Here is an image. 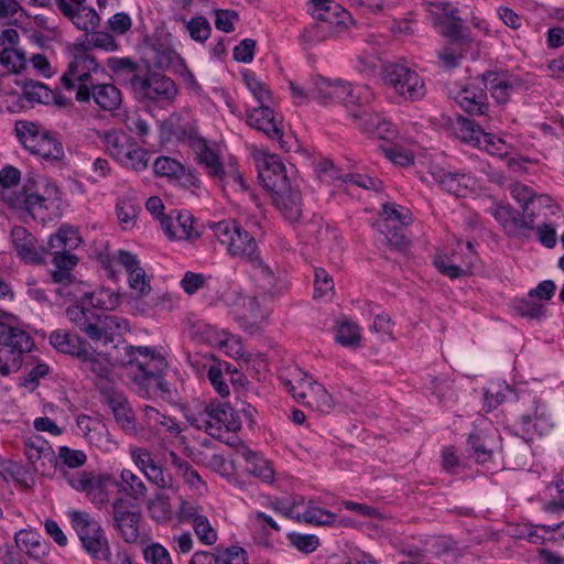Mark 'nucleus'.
Segmentation results:
<instances>
[{"mask_svg":"<svg viewBox=\"0 0 564 564\" xmlns=\"http://www.w3.org/2000/svg\"><path fill=\"white\" fill-rule=\"evenodd\" d=\"M128 356L126 371L138 386L140 393L151 395V393L169 394L171 392L170 384L163 379L167 361L160 352L140 346L131 347Z\"/></svg>","mask_w":564,"mask_h":564,"instance_id":"nucleus-1","label":"nucleus"},{"mask_svg":"<svg viewBox=\"0 0 564 564\" xmlns=\"http://www.w3.org/2000/svg\"><path fill=\"white\" fill-rule=\"evenodd\" d=\"M186 419L193 427L228 445L236 443V433L241 427L238 412L226 402H210L204 410L187 414Z\"/></svg>","mask_w":564,"mask_h":564,"instance_id":"nucleus-2","label":"nucleus"},{"mask_svg":"<svg viewBox=\"0 0 564 564\" xmlns=\"http://www.w3.org/2000/svg\"><path fill=\"white\" fill-rule=\"evenodd\" d=\"M82 241L78 230L70 226H62L56 234L50 236L47 251L53 256L52 262L55 270L52 272V280L54 283L70 281L72 271L79 261L72 250L77 249Z\"/></svg>","mask_w":564,"mask_h":564,"instance_id":"nucleus-3","label":"nucleus"},{"mask_svg":"<svg viewBox=\"0 0 564 564\" xmlns=\"http://www.w3.org/2000/svg\"><path fill=\"white\" fill-rule=\"evenodd\" d=\"M34 347L31 335L22 327L0 321V376L20 370L24 356Z\"/></svg>","mask_w":564,"mask_h":564,"instance_id":"nucleus-4","label":"nucleus"},{"mask_svg":"<svg viewBox=\"0 0 564 564\" xmlns=\"http://www.w3.org/2000/svg\"><path fill=\"white\" fill-rule=\"evenodd\" d=\"M381 79L403 101L414 102L426 95L424 78L404 61L384 63Z\"/></svg>","mask_w":564,"mask_h":564,"instance_id":"nucleus-5","label":"nucleus"},{"mask_svg":"<svg viewBox=\"0 0 564 564\" xmlns=\"http://www.w3.org/2000/svg\"><path fill=\"white\" fill-rule=\"evenodd\" d=\"M215 237L226 245L231 257L246 260L253 265L262 264L254 238L236 220L225 219L210 226Z\"/></svg>","mask_w":564,"mask_h":564,"instance_id":"nucleus-6","label":"nucleus"},{"mask_svg":"<svg viewBox=\"0 0 564 564\" xmlns=\"http://www.w3.org/2000/svg\"><path fill=\"white\" fill-rule=\"evenodd\" d=\"M67 516L84 551L94 560H107L110 545L101 524L86 511L69 510Z\"/></svg>","mask_w":564,"mask_h":564,"instance_id":"nucleus-7","label":"nucleus"},{"mask_svg":"<svg viewBox=\"0 0 564 564\" xmlns=\"http://www.w3.org/2000/svg\"><path fill=\"white\" fill-rule=\"evenodd\" d=\"M130 88L139 100L160 107L170 105L178 93L175 83L170 77L151 69H144L142 74H134L130 79Z\"/></svg>","mask_w":564,"mask_h":564,"instance_id":"nucleus-8","label":"nucleus"},{"mask_svg":"<svg viewBox=\"0 0 564 564\" xmlns=\"http://www.w3.org/2000/svg\"><path fill=\"white\" fill-rule=\"evenodd\" d=\"M111 296L112 295L106 290L85 292L83 302H78L66 308V317L76 328L93 340L100 315L97 310L111 308L107 302V300H111Z\"/></svg>","mask_w":564,"mask_h":564,"instance_id":"nucleus-9","label":"nucleus"},{"mask_svg":"<svg viewBox=\"0 0 564 564\" xmlns=\"http://www.w3.org/2000/svg\"><path fill=\"white\" fill-rule=\"evenodd\" d=\"M73 57L67 69L61 76V83L66 90H78V87L87 88L94 84V75L100 72L96 58L90 55V46L86 43H75L69 46Z\"/></svg>","mask_w":564,"mask_h":564,"instance_id":"nucleus-10","label":"nucleus"},{"mask_svg":"<svg viewBox=\"0 0 564 564\" xmlns=\"http://www.w3.org/2000/svg\"><path fill=\"white\" fill-rule=\"evenodd\" d=\"M427 19L438 28L440 31L448 33V35H459L468 32V23H471L479 32H487L482 25V21L470 13L462 17L458 14L457 8L448 2H427L424 4Z\"/></svg>","mask_w":564,"mask_h":564,"instance_id":"nucleus-11","label":"nucleus"},{"mask_svg":"<svg viewBox=\"0 0 564 564\" xmlns=\"http://www.w3.org/2000/svg\"><path fill=\"white\" fill-rule=\"evenodd\" d=\"M113 528L126 543L135 544L141 536L142 514L140 508L124 497H117L111 503Z\"/></svg>","mask_w":564,"mask_h":564,"instance_id":"nucleus-12","label":"nucleus"},{"mask_svg":"<svg viewBox=\"0 0 564 564\" xmlns=\"http://www.w3.org/2000/svg\"><path fill=\"white\" fill-rule=\"evenodd\" d=\"M553 422L546 406L539 400L532 399L528 409L521 411L513 425L516 435L527 443L534 436H541L551 431Z\"/></svg>","mask_w":564,"mask_h":564,"instance_id":"nucleus-13","label":"nucleus"},{"mask_svg":"<svg viewBox=\"0 0 564 564\" xmlns=\"http://www.w3.org/2000/svg\"><path fill=\"white\" fill-rule=\"evenodd\" d=\"M69 485L77 491L86 494L88 500L98 509L110 501V489L118 485L109 474L80 473L69 479Z\"/></svg>","mask_w":564,"mask_h":564,"instance_id":"nucleus-14","label":"nucleus"},{"mask_svg":"<svg viewBox=\"0 0 564 564\" xmlns=\"http://www.w3.org/2000/svg\"><path fill=\"white\" fill-rule=\"evenodd\" d=\"M412 213L409 208L394 203L383 205L380 231L390 246L394 248L405 246L404 228L412 223Z\"/></svg>","mask_w":564,"mask_h":564,"instance_id":"nucleus-15","label":"nucleus"},{"mask_svg":"<svg viewBox=\"0 0 564 564\" xmlns=\"http://www.w3.org/2000/svg\"><path fill=\"white\" fill-rule=\"evenodd\" d=\"M144 69L184 67L185 63L181 55L173 50L162 37H144L140 46Z\"/></svg>","mask_w":564,"mask_h":564,"instance_id":"nucleus-16","label":"nucleus"},{"mask_svg":"<svg viewBox=\"0 0 564 564\" xmlns=\"http://www.w3.org/2000/svg\"><path fill=\"white\" fill-rule=\"evenodd\" d=\"M486 89L498 104H506L516 91L527 90L530 82L517 74L508 72H486L481 75Z\"/></svg>","mask_w":564,"mask_h":564,"instance_id":"nucleus-17","label":"nucleus"},{"mask_svg":"<svg viewBox=\"0 0 564 564\" xmlns=\"http://www.w3.org/2000/svg\"><path fill=\"white\" fill-rule=\"evenodd\" d=\"M75 99L80 102L94 100L95 105L104 111H115L122 102L119 88L113 84H91L90 87L82 86L75 93Z\"/></svg>","mask_w":564,"mask_h":564,"instance_id":"nucleus-18","label":"nucleus"},{"mask_svg":"<svg viewBox=\"0 0 564 564\" xmlns=\"http://www.w3.org/2000/svg\"><path fill=\"white\" fill-rule=\"evenodd\" d=\"M430 175L442 189L457 197H467L476 188L475 177L467 173L451 172L435 165L430 169Z\"/></svg>","mask_w":564,"mask_h":564,"instance_id":"nucleus-19","label":"nucleus"},{"mask_svg":"<svg viewBox=\"0 0 564 564\" xmlns=\"http://www.w3.org/2000/svg\"><path fill=\"white\" fill-rule=\"evenodd\" d=\"M259 178L271 193L284 188L291 182L282 159L276 154H264L258 164Z\"/></svg>","mask_w":564,"mask_h":564,"instance_id":"nucleus-20","label":"nucleus"},{"mask_svg":"<svg viewBox=\"0 0 564 564\" xmlns=\"http://www.w3.org/2000/svg\"><path fill=\"white\" fill-rule=\"evenodd\" d=\"M78 358L82 360L83 369L93 376L96 384L104 394H106L108 390H113L109 379L111 365L105 355L97 352L88 346L85 350L79 352Z\"/></svg>","mask_w":564,"mask_h":564,"instance_id":"nucleus-21","label":"nucleus"},{"mask_svg":"<svg viewBox=\"0 0 564 564\" xmlns=\"http://www.w3.org/2000/svg\"><path fill=\"white\" fill-rule=\"evenodd\" d=\"M247 122L250 127L263 132L270 139L279 141L281 148H284L283 123L274 113L271 105H260L252 109L247 116Z\"/></svg>","mask_w":564,"mask_h":564,"instance_id":"nucleus-22","label":"nucleus"},{"mask_svg":"<svg viewBox=\"0 0 564 564\" xmlns=\"http://www.w3.org/2000/svg\"><path fill=\"white\" fill-rule=\"evenodd\" d=\"M307 10L314 19L336 25L340 32L351 30L356 23L346 9L339 4L332 7L330 0H310Z\"/></svg>","mask_w":564,"mask_h":564,"instance_id":"nucleus-23","label":"nucleus"},{"mask_svg":"<svg viewBox=\"0 0 564 564\" xmlns=\"http://www.w3.org/2000/svg\"><path fill=\"white\" fill-rule=\"evenodd\" d=\"M129 454L135 466L144 474L149 481L160 488L171 484V477L153 458L152 453L144 447L130 446Z\"/></svg>","mask_w":564,"mask_h":564,"instance_id":"nucleus-24","label":"nucleus"},{"mask_svg":"<svg viewBox=\"0 0 564 564\" xmlns=\"http://www.w3.org/2000/svg\"><path fill=\"white\" fill-rule=\"evenodd\" d=\"M273 203L290 223H297L303 216V199L297 185L290 183L272 193Z\"/></svg>","mask_w":564,"mask_h":564,"instance_id":"nucleus-25","label":"nucleus"},{"mask_svg":"<svg viewBox=\"0 0 564 564\" xmlns=\"http://www.w3.org/2000/svg\"><path fill=\"white\" fill-rule=\"evenodd\" d=\"M489 212L509 235H518L524 229L531 230L534 228L535 214L520 216L509 205H496Z\"/></svg>","mask_w":564,"mask_h":564,"instance_id":"nucleus-26","label":"nucleus"},{"mask_svg":"<svg viewBox=\"0 0 564 564\" xmlns=\"http://www.w3.org/2000/svg\"><path fill=\"white\" fill-rule=\"evenodd\" d=\"M455 100L467 113L484 117V121L486 120L489 104L487 102V94L482 87L474 84L467 85L457 93Z\"/></svg>","mask_w":564,"mask_h":564,"instance_id":"nucleus-27","label":"nucleus"},{"mask_svg":"<svg viewBox=\"0 0 564 564\" xmlns=\"http://www.w3.org/2000/svg\"><path fill=\"white\" fill-rule=\"evenodd\" d=\"M105 397L121 429L128 434L137 435L135 417L126 395L116 390H108Z\"/></svg>","mask_w":564,"mask_h":564,"instance_id":"nucleus-28","label":"nucleus"},{"mask_svg":"<svg viewBox=\"0 0 564 564\" xmlns=\"http://www.w3.org/2000/svg\"><path fill=\"white\" fill-rule=\"evenodd\" d=\"M11 241L18 257L25 263H43V257L37 251L36 238L22 226H14L11 230Z\"/></svg>","mask_w":564,"mask_h":564,"instance_id":"nucleus-29","label":"nucleus"},{"mask_svg":"<svg viewBox=\"0 0 564 564\" xmlns=\"http://www.w3.org/2000/svg\"><path fill=\"white\" fill-rule=\"evenodd\" d=\"M116 258L129 274L130 288L142 295L148 294L151 291L150 281L140 267L137 256L126 250H119Z\"/></svg>","mask_w":564,"mask_h":564,"instance_id":"nucleus-30","label":"nucleus"},{"mask_svg":"<svg viewBox=\"0 0 564 564\" xmlns=\"http://www.w3.org/2000/svg\"><path fill=\"white\" fill-rule=\"evenodd\" d=\"M279 379L283 387L299 403H302V401L307 398V393L316 382L307 372L297 367L291 368L286 372L280 375Z\"/></svg>","mask_w":564,"mask_h":564,"instance_id":"nucleus-31","label":"nucleus"},{"mask_svg":"<svg viewBox=\"0 0 564 564\" xmlns=\"http://www.w3.org/2000/svg\"><path fill=\"white\" fill-rule=\"evenodd\" d=\"M193 150L199 164L207 169L208 174L218 180L224 181L227 172L218 154L203 139H196L192 142Z\"/></svg>","mask_w":564,"mask_h":564,"instance_id":"nucleus-32","label":"nucleus"},{"mask_svg":"<svg viewBox=\"0 0 564 564\" xmlns=\"http://www.w3.org/2000/svg\"><path fill=\"white\" fill-rule=\"evenodd\" d=\"M239 453L247 463L246 470L249 475L259 478L265 484H273L275 471L269 459L249 447H242Z\"/></svg>","mask_w":564,"mask_h":564,"instance_id":"nucleus-33","label":"nucleus"},{"mask_svg":"<svg viewBox=\"0 0 564 564\" xmlns=\"http://www.w3.org/2000/svg\"><path fill=\"white\" fill-rule=\"evenodd\" d=\"M127 332H129V323L126 318L100 314L93 340L112 343L116 337L122 336Z\"/></svg>","mask_w":564,"mask_h":564,"instance_id":"nucleus-34","label":"nucleus"},{"mask_svg":"<svg viewBox=\"0 0 564 564\" xmlns=\"http://www.w3.org/2000/svg\"><path fill=\"white\" fill-rule=\"evenodd\" d=\"M145 424L150 430L155 433H167L171 436H178L182 433V429L178 422L169 415L162 414L159 410L153 406L145 405L143 408Z\"/></svg>","mask_w":564,"mask_h":564,"instance_id":"nucleus-35","label":"nucleus"},{"mask_svg":"<svg viewBox=\"0 0 564 564\" xmlns=\"http://www.w3.org/2000/svg\"><path fill=\"white\" fill-rule=\"evenodd\" d=\"M50 344L59 352L77 356L88 345L78 335L65 329H56L50 335Z\"/></svg>","mask_w":564,"mask_h":564,"instance_id":"nucleus-36","label":"nucleus"},{"mask_svg":"<svg viewBox=\"0 0 564 564\" xmlns=\"http://www.w3.org/2000/svg\"><path fill=\"white\" fill-rule=\"evenodd\" d=\"M510 195L522 206L523 214H534L533 210L530 209V204H539L540 206H547L552 208L551 202L552 199L549 196H540L534 199V191L520 182H512L508 185ZM553 208H558V206L554 205Z\"/></svg>","mask_w":564,"mask_h":564,"instance_id":"nucleus-37","label":"nucleus"},{"mask_svg":"<svg viewBox=\"0 0 564 564\" xmlns=\"http://www.w3.org/2000/svg\"><path fill=\"white\" fill-rule=\"evenodd\" d=\"M78 433H80L89 443L96 446H102L108 437L107 426L98 419L80 414L76 419Z\"/></svg>","mask_w":564,"mask_h":564,"instance_id":"nucleus-38","label":"nucleus"},{"mask_svg":"<svg viewBox=\"0 0 564 564\" xmlns=\"http://www.w3.org/2000/svg\"><path fill=\"white\" fill-rule=\"evenodd\" d=\"M102 142L106 151L117 162L126 160L127 150L134 143L133 139L123 131L110 130L104 133Z\"/></svg>","mask_w":564,"mask_h":564,"instance_id":"nucleus-39","label":"nucleus"},{"mask_svg":"<svg viewBox=\"0 0 564 564\" xmlns=\"http://www.w3.org/2000/svg\"><path fill=\"white\" fill-rule=\"evenodd\" d=\"M68 19L73 22L77 30L83 31L86 35H108L107 33L97 31L100 23V18L93 8L83 6Z\"/></svg>","mask_w":564,"mask_h":564,"instance_id":"nucleus-40","label":"nucleus"},{"mask_svg":"<svg viewBox=\"0 0 564 564\" xmlns=\"http://www.w3.org/2000/svg\"><path fill=\"white\" fill-rule=\"evenodd\" d=\"M368 95L369 89L367 87H352L350 83L335 79L334 102L356 106L362 99H367Z\"/></svg>","mask_w":564,"mask_h":564,"instance_id":"nucleus-41","label":"nucleus"},{"mask_svg":"<svg viewBox=\"0 0 564 564\" xmlns=\"http://www.w3.org/2000/svg\"><path fill=\"white\" fill-rule=\"evenodd\" d=\"M295 521L316 525H330L336 521V514L308 501L303 512H296Z\"/></svg>","mask_w":564,"mask_h":564,"instance_id":"nucleus-42","label":"nucleus"},{"mask_svg":"<svg viewBox=\"0 0 564 564\" xmlns=\"http://www.w3.org/2000/svg\"><path fill=\"white\" fill-rule=\"evenodd\" d=\"M241 319L249 324L250 330H257L262 322L268 317V311L261 305L257 297L242 299Z\"/></svg>","mask_w":564,"mask_h":564,"instance_id":"nucleus-43","label":"nucleus"},{"mask_svg":"<svg viewBox=\"0 0 564 564\" xmlns=\"http://www.w3.org/2000/svg\"><path fill=\"white\" fill-rule=\"evenodd\" d=\"M302 404L311 408L321 413H329L334 408V401L329 392L324 386L317 381L312 386L307 398L302 401Z\"/></svg>","mask_w":564,"mask_h":564,"instance_id":"nucleus-44","label":"nucleus"},{"mask_svg":"<svg viewBox=\"0 0 564 564\" xmlns=\"http://www.w3.org/2000/svg\"><path fill=\"white\" fill-rule=\"evenodd\" d=\"M241 77L247 89L260 105H272V91L261 78L249 69L242 72Z\"/></svg>","mask_w":564,"mask_h":564,"instance_id":"nucleus-45","label":"nucleus"},{"mask_svg":"<svg viewBox=\"0 0 564 564\" xmlns=\"http://www.w3.org/2000/svg\"><path fill=\"white\" fill-rule=\"evenodd\" d=\"M468 37H452V41L438 53L440 61L445 68H455L459 65L466 53Z\"/></svg>","mask_w":564,"mask_h":564,"instance_id":"nucleus-46","label":"nucleus"},{"mask_svg":"<svg viewBox=\"0 0 564 564\" xmlns=\"http://www.w3.org/2000/svg\"><path fill=\"white\" fill-rule=\"evenodd\" d=\"M117 486L135 501L144 499L148 494V488L143 480L130 469L121 470L120 484Z\"/></svg>","mask_w":564,"mask_h":564,"instance_id":"nucleus-47","label":"nucleus"},{"mask_svg":"<svg viewBox=\"0 0 564 564\" xmlns=\"http://www.w3.org/2000/svg\"><path fill=\"white\" fill-rule=\"evenodd\" d=\"M17 546L34 556L37 557L45 553V545L42 542V536L33 530H21L15 533L14 536Z\"/></svg>","mask_w":564,"mask_h":564,"instance_id":"nucleus-48","label":"nucleus"},{"mask_svg":"<svg viewBox=\"0 0 564 564\" xmlns=\"http://www.w3.org/2000/svg\"><path fill=\"white\" fill-rule=\"evenodd\" d=\"M349 116L359 130L369 134L372 133L376 126L381 122L382 118V116L364 106L351 108L349 110Z\"/></svg>","mask_w":564,"mask_h":564,"instance_id":"nucleus-49","label":"nucleus"},{"mask_svg":"<svg viewBox=\"0 0 564 564\" xmlns=\"http://www.w3.org/2000/svg\"><path fill=\"white\" fill-rule=\"evenodd\" d=\"M33 151L46 160L61 161L64 158L63 144L48 133L37 140Z\"/></svg>","mask_w":564,"mask_h":564,"instance_id":"nucleus-50","label":"nucleus"},{"mask_svg":"<svg viewBox=\"0 0 564 564\" xmlns=\"http://www.w3.org/2000/svg\"><path fill=\"white\" fill-rule=\"evenodd\" d=\"M453 129L458 138L475 147L477 142H479L478 132H482L484 130L480 124L463 116L456 118V121L453 123Z\"/></svg>","mask_w":564,"mask_h":564,"instance_id":"nucleus-51","label":"nucleus"},{"mask_svg":"<svg viewBox=\"0 0 564 564\" xmlns=\"http://www.w3.org/2000/svg\"><path fill=\"white\" fill-rule=\"evenodd\" d=\"M148 510L152 520L159 523H166L172 519V507L167 496L156 494L149 502Z\"/></svg>","mask_w":564,"mask_h":564,"instance_id":"nucleus-52","label":"nucleus"},{"mask_svg":"<svg viewBox=\"0 0 564 564\" xmlns=\"http://www.w3.org/2000/svg\"><path fill=\"white\" fill-rule=\"evenodd\" d=\"M126 160L118 161L123 167L140 172L144 171L150 161V154L147 150L139 147L135 142L127 150Z\"/></svg>","mask_w":564,"mask_h":564,"instance_id":"nucleus-53","label":"nucleus"},{"mask_svg":"<svg viewBox=\"0 0 564 564\" xmlns=\"http://www.w3.org/2000/svg\"><path fill=\"white\" fill-rule=\"evenodd\" d=\"M335 80L323 76H316L313 79L312 99L321 105L334 104Z\"/></svg>","mask_w":564,"mask_h":564,"instance_id":"nucleus-54","label":"nucleus"},{"mask_svg":"<svg viewBox=\"0 0 564 564\" xmlns=\"http://www.w3.org/2000/svg\"><path fill=\"white\" fill-rule=\"evenodd\" d=\"M478 135L479 142H477L476 147L487 151L491 155L503 156L508 153V145L501 138L494 133L486 132L485 130L478 132Z\"/></svg>","mask_w":564,"mask_h":564,"instance_id":"nucleus-55","label":"nucleus"},{"mask_svg":"<svg viewBox=\"0 0 564 564\" xmlns=\"http://www.w3.org/2000/svg\"><path fill=\"white\" fill-rule=\"evenodd\" d=\"M140 207L133 200L121 198L117 204V216L123 229L132 228L139 215Z\"/></svg>","mask_w":564,"mask_h":564,"instance_id":"nucleus-56","label":"nucleus"},{"mask_svg":"<svg viewBox=\"0 0 564 564\" xmlns=\"http://www.w3.org/2000/svg\"><path fill=\"white\" fill-rule=\"evenodd\" d=\"M24 447L28 459L33 464L52 452L50 444L39 435L25 438Z\"/></svg>","mask_w":564,"mask_h":564,"instance_id":"nucleus-57","label":"nucleus"},{"mask_svg":"<svg viewBox=\"0 0 564 564\" xmlns=\"http://www.w3.org/2000/svg\"><path fill=\"white\" fill-rule=\"evenodd\" d=\"M336 340L347 347L357 346L361 340L360 328L352 322H344L338 325Z\"/></svg>","mask_w":564,"mask_h":564,"instance_id":"nucleus-58","label":"nucleus"},{"mask_svg":"<svg viewBox=\"0 0 564 564\" xmlns=\"http://www.w3.org/2000/svg\"><path fill=\"white\" fill-rule=\"evenodd\" d=\"M288 540L290 544L302 553L310 554L319 546V539L315 534H302L299 532H289Z\"/></svg>","mask_w":564,"mask_h":564,"instance_id":"nucleus-59","label":"nucleus"},{"mask_svg":"<svg viewBox=\"0 0 564 564\" xmlns=\"http://www.w3.org/2000/svg\"><path fill=\"white\" fill-rule=\"evenodd\" d=\"M174 218L178 239H192L198 237V232L194 229L193 215L187 212H177Z\"/></svg>","mask_w":564,"mask_h":564,"instance_id":"nucleus-60","label":"nucleus"},{"mask_svg":"<svg viewBox=\"0 0 564 564\" xmlns=\"http://www.w3.org/2000/svg\"><path fill=\"white\" fill-rule=\"evenodd\" d=\"M192 525L195 534L203 544L213 545L217 542V531L206 516L198 517Z\"/></svg>","mask_w":564,"mask_h":564,"instance_id":"nucleus-61","label":"nucleus"},{"mask_svg":"<svg viewBox=\"0 0 564 564\" xmlns=\"http://www.w3.org/2000/svg\"><path fill=\"white\" fill-rule=\"evenodd\" d=\"M50 370L51 368L47 364H36L26 375L20 378V386L29 391H34L39 387L41 379L50 373Z\"/></svg>","mask_w":564,"mask_h":564,"instance_id":"nucleus-62","label":"nucleus"},{"mask_svg":"<svg viewBox=\"0 0 564 564\" xmlns=\"http://www.w3.org/2000/svg\"><path fill=\"white\" fill-rule=\"evenodd\" d=\"M182 163L172 158L160 156L153 163V171L158 176L174 180L182 172Z\"/></svg>","mask_w":564,"mask_h":564,"instance_id":"nucleus-63","label":"nucleus"},{"mask_svg":"<svg viewBox=\"0 0 564 564\" xmlns=\"http://www.w3.org/2000/svg\"><path fill=\"white\" fill-rule=\"evenodd\" d=\"M216 552L219 564H248L247 552L241 546L217 547Z\"/></svg>","mask_w":564,"mask_h":564,"instance_id":"nucleus-64","label":"nucleus"}]
</instances>
